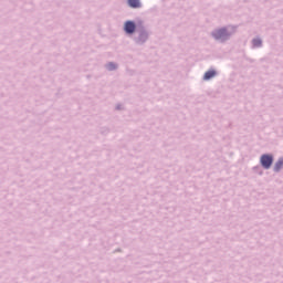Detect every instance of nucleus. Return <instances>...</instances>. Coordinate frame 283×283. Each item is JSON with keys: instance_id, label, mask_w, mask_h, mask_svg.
<instances>
[{"instance_id": "obj_8", "label": "nucleus", "mask_w": 283, "mask_h": 283, "mask_svg": "<svg viewBox=\"0 0 283 283\" xmlns=\"http://www.w3.org/2000/svg\"><path fill=\"white\" fill-rule=\"evenodd\" d=\"M108 70H116V66L113 63H111L108 64Z\"/></svg>"}, {"instance_id": "obj_3", "label": "nucleus", "mask_w": 283, "mask_h": 283, "mask_svg": "<svg viewBox=\"0 0 283 283\" xmlns=\"http://www.w3.org/2000/svg\"><path fill=\"white\" fill-rule=\"evenodd\" d=\"M212 36L219 41L220 39H227L229 34H227V29H219L212 33Z\"/></svg>"}, {"instance_id": "obj_5", "label": "nucleus", "mask_w": 283, "mask_h": 283, "mask_svg": "<svg viewBox=\"0 0 283 283\" xmlns=\"http://www.w3.org/2000/svg\"><path fill=\"white\" fill-rule=\"evenodd\" d=\"M128 6L130 8H140V0H128Z\"/></svg>"}, {"instance_id": "obj_1", "label": "nucleus", "mask_w": 283, "mask_h": 283, "mask_svg": "<svg viewBox=\"0 0 283 283\" xmlns=\"http://www.w3.org/2000/svg\"><path fill=\"white\" fill-rule=\"evenodd\" d=\"M260 161L264 169H271V165H273V156L262 155Z\"/></svg>"}, {"instance_id": "obj_2", "label": "nucleus", "mask_w": 283, "mask_h": 283, "mask_svg": "<svg viewBox=\"0 0 283 283\" xmlns=\"http://www.w3.org/2000/svg\"><path fill=\"white\" fill-rule=\"evenodd\" d=\"M124 30L126 34H134V32H136V23H134L133 21H126Z\"/></svg>"}, {"instance_id": "obj_6", "label": "nucleus", "mask_w": 283, "mask_h": 283, "mask_svg": "<svg viewBox=\"0 0 283 283\" xmlns=\"http://www.w3.org/2000/svg\"><path fill=\"white\" fill-rule=\"evenodd\" d=\"M283 167V159H279L276 164L274 165V171H280Z\"/></svg>"}, {"instance_id": "obj_7", "label": "nucleus", "mask_w": 283, "mask_h": 283, "mask_svg": "<svg viewBox=\"0 0 283 283\" xmlns=\"http://www.w3.org/2000/svg\"><path fill=\"white\" fill-rule=\"evenodd\" d=\"M253 45H254V48H260V45H262V40H260V39L253 40Z\"/></svg>"}, {"instance_id": "obj_4", "label": "nucleus", "mask_w": 283, "mask_h": 283, "mask_svg": "<svg viewBox=\"0 0 283 283\" xmlns=\"http://www.w3.org/2000/svg\"><path fill=\"white\" fill-rule=\"evenodd\" d=\"M213 76H216V71H208L205 73L203 78H205V81H209V80L213 78Z\"/></svg>"}]
</instances>
